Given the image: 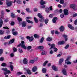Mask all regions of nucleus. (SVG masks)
<instances>
[{"label": "nucleus", "instance_id": "58836bf2", "mask_svg": "<svg viewBox=\"0 0 77 77\" xmlns=\"http://www.w3.org/2000/svg\"><path fill=\"white\" fill-rule=\"evenodd\" d=\"M34 19L35 23H38V19H36V17H34Z\"/></svg>", "mask_w": 77, "mask_h": 77}, {"label": "nucleus", "instance_id": "2f4dec72", "mask_svg": "<svg viewBox=\"0 0 77 77\" xmlns=\"http://www.w3.org/2000/svg\"><path fill=\"white\" fill-rule=\"evenodd\" d=\"M1 66L4 67H5L6 66V64L5 63H3L1 64Z\"/></svg>", "mask_w": 77, "mask_h": 77}, {"label": "nucleus", "instance_id": "f3484780", "mask_svg": "<svg viewBox=\"0 0 77 77\" xmlns=\"http://www.w3.org/2000/svg\"><path fill=\"white\" fill-rule=\"evenodd\" d=\"M23 27H25L26 26V23L25 21H23L22 23Z\"/></svg>", "mask_w": 77, "mask_h": 77}, {"label": "nucleus", "instance_id": "423d86ee", "mask_svg": "<svg viewBox=\"0 0 77 77\" xmlns=\"http://www.w3.org/2000/svg\"><path fill=\"white\" fill-rule=\"evenodd\" d=\"M52 68L53 69V70L55 71H58V69H57V68L56 67V66L54 65L52 66Z\"/></svg>", "mask_w": 77, "mask_h": 77}, {"label": "nucleus", "instance_id": "49530a36", "mask_svg": "<svg viewBox=\"0 0 77 77\" xmlns=\"http://www.w3.org/2000/svg\"><path fill=\"white\" fill-rule=\"evenodd\" d=\"M47 53L46 51L43 52L42 53V55H45Z\"/></svg>", "mask_w": 77, "mask_h": 77}, {"label": "nucleus", "instance_id": "72a5a7b5", "mask_svg": "<svg viewBox=\"0 0 77 77\" xmlns=\"http://www.w3.org/2000/svg\"><path fill=\"white\" fill-rule=\"evenodd\" d=\"M10 68L11 69V71H13V70H14V66H12V65H10Z\"/></svg>", "mask_w": 77, "mask_h": 77}, {"label": "nucleus", "instance_id": "dca6fc26", "mask_svg": "<svg viewBox=\"0 0 77 77\" xmlns=\"http://www.w3.org/2000/svg\"><path fill=\"white\" fill-rule=\"evenodd\" d=\"M57 17H55L53 19L52 21L54 23H56V20H57Z\"/></svg>", "mask_w": 77, "mask_h": 77}, {"label": "nucleus", "instance_id": "f03ea898", "mask_svg": "<svg viewBox=\"0 0 77 77\" xmlns=\"http://www.w3.org/2000/svg\"><path fill=\"white\" fill-rule=\"evenodd\" d=\"M38 16L39 18V21L41 22H42L44 21V17L42 16L41 14L40 13H38Z\"/></svg>", "mask_w": 77, "mask_h": 77}, {"label": "nucleus", "instance_id": "338daca9", "mask_svg": "<svg viewBox=\"0 0 77 77\" xmlns=\"http://www.w3.org/2000/svg\"><path fill=\"white\" fill-rule=\"evenodd\" d=\"M53 17V14H50L49 16V17H50V18H52V17Z\"/></svg>", "mask_w": 77, "mask_h": 77}, {"label": "nucleus", "instance_id": "7c9ffc66", "mask_svg": "<svg viewBox=\"0 0 77 77\" xmlns=\"http://www.w3.org/2000/svg\"><path fill=\"white\" fill-rule=\"evenodd\" d=\"M26 21L29 23H30L31 24H33V22L32 21H30L29 20H26Z\"/></svg>", "mask_w": 77, "mask_h": 77}, {"label": "nucleus", "instance_id": "37998d69", "mask_svg": "<svg viewBox=\"0 0 77 77\" xmlns=\"http://www.w3.org/2000/svg\"><path fill=\"white\" fill-rule=\"evenodd\" d=\"M38 49H40L41 50L42 49H43L44 48V46H39L38 47Z\"/></svg>", "mask_w": 77, "mask_h": 77}, {"label": "nucleus", "instance_id": "c9c22d12", "mask_svg": "<svg viewBox=\"0 0 77 77\" xmlns=\"http://www.w3.org/2000/svg\"><path fill=\"white\" fill-rule=\"evenodd\" d=\"M65 63H66L67 65H71V62L70 61H67L65 62Z\"/></svg>", "mask_w": 77, "mask_h": 77}, {"label": "nucleus", "instance_id": "412c9836", "mask_svg": "<svg viewBox=\"0 0 77 77\" xmlns=\"http://www.w3.org/2000/svg\"><path fill=\"white\" fill-rule=\"evenodd\" d=\"M60 32H63V30H64V28H63V26H61L60 28Z\"/></svg>", "mask_w": 77, "mask_h": 77}, {"label": "nucleus", "instance_id": "473e14b6", "mask_svg": "<svg viewBox=\"0 0 77 77\" xmlns=\"http://www.w3.org/2000/svg\"><path fill=\"white\" fill-rule=\"evenodd\" d=\"M45 23L46 24H47V23H48V19H46L45 20Z\"/></svg>", "mask_w": 77, "mask_h": 77}, {"label": "nucleus", "instance_id": "774afa93", "mask_svg": "<svg viewBox=\"0 0 77 77\" xmlns=\"http://www.w3.org/2000/svg\"><path fill=\"white\" fill-rule=\"evenodd\" d=\"M77 14H75L73 15V17H77Z\"/></svg>", "mask_w": 77, "mask_h": 77}, {"label": "nucleus", "instance_id": "7ed1b4c3", "mask_svg": "<svg viewBox=\"0 0 77 77\" xmlns=\"http://www.w3.org/2000/svg\"><path fill=\"white\" fill-rule=\"evenodd\" d=\"M24 44V42L22 41L21 42V44H20V45L21 47L24 49L25 50H26L27 49V47L25 46V45Z\"/></svg>", "mask_w": 77, "mask_h": 77}, {"label": "nucleus", "instance_id": "bf43d9fd", "mask_svg": "<svg viewBox=\"0 0 77 77\" xmlns=\"http://www.w3.org/2000/svg\"><path fill=\"white\" fill-rule=\"evenodd\" d=\"M60 17H61V18H63V17H64V14H61L60 15Z\"/></svg>", "mask_w": 77, "mask_h": 77}, {"label": "nucleus", "instance_id": "6e6552de", "mask_svg": "<svg viewBox=\"0 0 77 77\" xmlns=\"http://www.w3.org/2000/svg\"><path fill=\"white\" fill-rule=\"evenodd\" d=\"M28 62L27 61V60L26 59V58H24L23 60V64L24 65H26V64H27V63Z\"/></svg>", "mask_w": 77, "mask_h": 77}, {"label": "nucleus", "instance_id": "de8ad7c7", "mask_svg": "<svg viewBox=\"0 0 77 77\" xmlns=\"http://www.w3.org/2000/svg\"><path fill=\"white\" fill-rule=\"evenodd\" d=\"M48 61H45V63L43 64V66H45V65H46V64H47V63H48Z\"/></svg>", "mask_w": 77, "mask_h": 77}, {"label": "nucleus", "instance_id": "b1692460", "mask_svg": "<svg viewBox=\"0 0 77 77\" xmlns=\"http://www.w3.org/2000/svg\"><path fill=\"white\" fill-rule=\"evenodd\" d=\"M33 39H34V38H33V37L31 36L29 38V42L33 41Z\"/></svg>", "mask_w": 77, "mask_h": 77}, {"label": "nucleus", "instance_id": "39448f33", "mask_svg": "<svg viewBox=\"0 0 77 77\" xmlns=\"http://www.w3.org/2000/svg\"><path fill=\"white\" fill-rule=\"evenodd\" d=\"M62 73L65 75H67V72H66V69L65 68L63 69Z\"/></svg>", "mask_w": 77, "mask_h": 77}, {"label": "nucleus", "instance_id": "f8f14e48", "mask_svg": "<svg viewBox=\"0 0 77 77\" xmlns=\"http://www.w3.org/2000/svg\"><path fill=\"white\" fill-rule=\"evenodd\" d=\"M15 41V39L14 38H13L11 41H9L8 43V44H13V43H14V41Z\"/></svg>", "mask_w": 77, "mask_h": 77}, {"label": "nucleus", "instance_id": "c03bdc74", "mask_svg": "<svg viewBox=\"0 0 77 77\" xmlns=\"http://www.w3.org/2000/svg\"><path fill=\"white\" fill-rule=\"evenodd\" d=\"M27 27L28 29H31V28L32 27V25H30V26L29 25L27 26Z\"/></svg>", "mask_w": 77, "mask_h": 77}, {"label": "nucleus", "instance_id": "3c124183", "mask_svg": "<svg viewBox=\"0 0 77 77\" xmlns=\"http://www.w3.org/2000/svg\"><path fill=\"white\" fill-rule=\"evenodd\" d=\"M13 50L14 52H16V51H17V48H16L15 47L13 48Z\"/></svg>", "mask_w": 77, "mask_h": 77}, {"label": "nucleus", "instance_id": "c756f323", "mask_svg": "<svg viewBox=\"0 0 77 77\" xmlns=\"http://www.w3.org/2000/svg\"><path fill=\"white\" fill-rule=\"evenodd\" d=\"M27 72L28 74L30 75L32 74V73L31 72H30V70L29 69H28L27 70Z\"/></svg>", "mask_w": 77, "mask_h": 77}, {"label": "nucleus", "instance_id": "c85d7f7f", "mask_svg": "<svg viewBox=\"0 0 77 77\" xmlns=\"http://www.w3.org/2000/svg\"><path fill=\"white\" fill-rule=\"evenodd\" d=\"M40 8L42 9H44V8H45V5H41Z\"/></svg>", "mask_w": 77, "mask_h": 77}, {"label": "nucleus", "instance_id": "a18cd8bd", "mask_svg": "<svg viewBox=\"0 0 77 77\" xmlns=\"http://www.w3.org/2000/svg\"><path fill=\"white\" fill-rule=\"evenodd\" d=\"M4 60V57H2L0 58V61L2 62Z\"/></svg>", "mask_w": 77, "mask_h": 77}, {"label": "nucleus", "instance_id": "a19ab883", "mask_svg": "<svg viewBox=\"0 0 77 77\" xmlns=\"http://www.w3.org/2000/svg\"><path fill=\"white\" fill-rule=\"evenodd\" d=\"M18 51H19L20 53H22L23 52V50H22V49L20 48L18 49Z\"/></svg>", "mask_w": 77, "mask_h": 77}, {"label": "nucleus", "instance_id": "ddd939ff", "mask_svg": "<svg viewBox=\"0 0 77 77\" xmlns=\"http://www.w3.org/2000/svg\"><path fill=\"white\" fill-rule=\"evenodd\" d=\"M40 3L41 5H44L46 3V2L42 0L41 1Z\"/></svg>", "mask_w": 77, "mask_h": 77}, {"label": "nucleus", "instance_id": "864d4df0", "mask_svg": "<svg viewBox=\"0 0 77 77\" xmlns=\"http://www.w3.org/2000/svg\"><path fill=\"white\" fill-rule=\"evenodd\" d=\"M3 53V50L2 49H0V53H1V54H2Z\"/></svg>", "mask_w": 77, "mask_h": 77}, {"label": "nucleus", "instance_id": "6e6d98bb", "mask_svg": "<svg viewBox=\"0 0 77 77\" xmlns=\"http://www.w3.org/2000/svg\"><path fill=\"white\" fill-rule=\"evenodd\" d=\"M35 61H34V60H31L30 61V62L31 63H33Z\"/></svg>", "mask_w": 77, "mask_h": 77}, {"label": "nucleus", "instance_id": "f704fd0d", "mask_svg": "<svg viewBox=\"0 0 77 77\" xmlns=\"http://www.w3.org/2000/svg\"><path fill=\"white\" fill-rule=\"evenodd\" d=\"M32 48V46H28L27 47V50H30V49Z\"/></svg>", "mask_w": 77, "mask_h": 77}, {"label": "nucleus", "instance_id": "5fc2aeb1", "mask_svg": "<svg viewBox=\"0 0 77 77\" xmlns=\"http://www.w3.org/2000/svg\"><path fill=\"white\" fill-rule=\"evenodd\" d=\"M69 45H67L65 47V49H67V48H68V47H69Z\"/></svg>", "mask_w": 77, "mask_h": 77}, {"label": "nucleus", "instance_id": "bb28decb", "mask_svg": "<svg viewBox=\"0 0 77 77\" xmlns=\"http://www.w3.org/2000/svg\"><path fill=\"white\" fill-rule=\"evenodd\" d=\"M34 38H39V35H38L37 34H35L34 35Z\"/></svg>", "mask_w": 77, "mask_h": 77}, {"label": "nucleus", "instance_id": "f257e3e1", "mask_svg": "<svg viewBox=\"0 0 77 77\" xmlns=\"http://www.w3.org/2000/svg\"><path fill=\"white\" fill-rule=\"evenodd\" d=\"M1 70H2V71H3L6 72H4V75H6L7 74H11V71L8 69L6 68H1Z\"/></svg>", "mask_w": 77, "mask_h": 77}, {"label": "nucleus", "instance_id": "0eeeda50", "mask_svg": "<svg viewBox=\"0 0 77 77\" xmlns=\"http://www.w3.org/2000/svg\"><path fill=\"white\" fill-rule=\"evenodd\" d=\"M64 15H68V11L66 9H64L63 11Z\"/></svg>", "mask_w": 77, "mask_h": 77}, {"label": "nucleus", "instance_id": "8fccbe9b", "mask_svg": "<svg viewBox=\"0 0 77 77\" xmlns=\"http://www.w3.org/2000/svg\"><path fill=\"white\" fill-rule=\"evenodd\" d=\"M17 20H18L19 23H20V21H22V19L19 17H17Z\"/></svg>", "mask_w": 77, "mask_h": 77}, {"label": "nucleus", "instance_id": "680f3d73", "mask_svg": "<svg viewBox=\"0 0 77 77\" xmlns=\"http://www.w3.org/2000/svg\"><path fill=\"white\" fill-rule=\"evenodd\" d=\"M74 24L75 25H77V19L74 22Z\"/></svg>", "mask_w": 77, "mask_h": 77}, {"label": "nucleus", "instance_id": "6ab92c4d", "mask_svg": "<svg viewBox=\"0 0 77 77\" xmlns=\"http://www.w3.org/2000/svg\"><path fill=\"white\" fill-rule=\"evenodd\" d=\"M46 41H49L50 42V41H52V38L51 37H48L46 39Z\"/></svg>", "mask_w": 77, "mask_h": 77}, {"label": "nucleus", "instance_id": "a211bd4d", "mask_svg": "<svg viewBox=\"0 0 77 77\" xmlns=\"http://www.w3.org/2000/svg\"><path fill=\"white\" fill-rule=\"evenodd\" d=\"M64 44L65 42L64 41L59 42H58V45H63Z\"/></svg>", "mask_w": 77, "mask_h": 77}, {"label": "nucleus", "instance_id": "9d476101", "mask_svg": "<svg viewBox=\"0 0 77 77\" xmlns=\"http://www.w3.org/2000/svg\"><path fill=\"white\" fill-rule=\"evenodd\" d=\"M37 69H38L37 67L35 66L33 67L32 69V72H36V71H37Z\"/></svg>", "mask_w": 77, "mask_h": 77}, {"label": "nucleus", "instance_id": "0e129e2a", "mask_svg": "<svg viewBox=\"0 0 77 77\" xmlns=\"http://www.w3.org/2000/svg\"><path fill=\"white\" fill-rule=\"evenodd\" d=\"M62 55V54H60L58 55H57V57H59Z\"/></svg>", "mask_w": 77, "mask_h": 77}, {"label": "nucleus", "instance_id": "aec40b11", "mask_svg": "<svg viewBox=\"0 0 77 77\" xmlns=\"http://www.w3.org/2000/svg\"><path fill=\"white\" fill-rule=\"evenodd\" d=\"M3 20L1 19H0V28L2 27V25H3Z\"/></svg>", "mask_w": 77, "mask_h": 77}, {"label": "nucleus", "instance_id": "393cba45", "mask_svg": "<svg viewBox=\"0 0 77 77\" xmlns=\"http://www.w3.org/2000/svg\"><path fill=\"white\" fill-rule=\"evenodd\" d=\"M63 60H64V59L63 58H61L60 59V60L59 61V63L60 64H61V63H62V62H63Z\"/></svg>", "mask_w": 77, "mask_h": 77}, {"label": "nucleus", "instance_id": "052dcab7", "mask_svg": "<svg viewBox=\"0 0 77 77\" xmlns=\"http://www.w3.org/2000/svg\"><path fill=\"white\" fill-rule=\"evenodd\" d=\"M11 36L10 35H8L7 36V39H10V38H11Z\"/></svg>", "mask_w": 77, "mask_h": 77}, {"label": "nucleus", "instance_id": "2eb2a0df", "mask_svg": "<svg viewBox=\"0 0 77 77\" xmlns=\"http://www.w3.org/2000/svg\"><path fill=\"white\" fill-rule=\"evenodd\" d=\"M70 8H72L73 9H75V4H71L70 5Z\"/></svg>", "mask_w": 77, "mask_h": 77}, {"label": "nucleus", "instance_id": "ea45409f", "mask_svg": "<svg viewBox=\"0 0 77 77\" xmlns=\"http://www.w3.org/2000/svg\"><path fill=\"white\" fill-rule=\"evenodd\" d=\"M16 2L18 4H21V1L20 0H17Z\"/></svg>", "mask_w": 77, "mask_h": 77}, {"label": "nucleus", "instance_id": "5701e85b", "mask_svg": "<svg viewBox=\"0 0 77 77\" xmlns=\"http://www.w3.org/2000/svg\"><path fill=\"white\" fill-rule=\"evenodd\" d=\"M51 47L50 48V49L51 50V49L52 48H55V45L54 44H53L51 45Z\"/></svg>", "mask_w": 77, "mask_h": 77}, {"label": "nucleus", "instance_id": "603ef678", "mask_svg": "<svg viewBox=\"0 0 77 77\" xmlns=\"http://www.w3.org/2000/svg\"><path fill=\"white\" fill-rule=\"evenodd\" d=\"M60 3L61 4H63L64 3V1L63 0H60Z\"/></svg>", "mask_w": 77, "mask_h": 77}, {"label": "nucleus", "instance_id": "4be33fe9", "mask_svg": "<svg viewBox=\"0 0 77 77\" xmlns=\"http://www.w3.org/2000/svg\"><path fill=\"white\" fill-rule=\"evenodd\" d=\"M70 59H71V56H69L65 60V62H68L69 60H70Z\"/></svg>", "mask_w": 77, "mask_h": 77}, {"label": "nucleus", "instance_id": "09e8293b", "mask_svg": "<svg viewBox=\"0 0 77 77\" xmlns=\"http://www.w3.org/2000/svg\"><path fill=\"white\" fill-rule=\"evenodd\" d=\"M13 34L14 35H15V36H16L18 34V33L17 32H13Z\"/></svg>", "mask_w": 77, "mask_h": 77}, {"label": "nucleus", "instance_id": "20e7f679", "mask_svg": "<svg viewBox=\"0 0 77 77\" xmlns=\"http://www.w3.org/2000/svg\"><path fill=\"white\" fill-rule=\"evenodd\" d=\"M13 2L11 1H7L6 2V4L8 6H12Z\"/></svg>", "mask_w": 77, "mask_h": 77}, {"label": "nucleus", "instance_id": "4468645a", "mask_svg": "<svg viewBox=\"0 0 77 77\" xmlns=\"http://www.w3.org/2000/svg\"><path fill=\"white\" fill-rule=\"evenodd\" d=\"M45 10L46 13H47V14H48V13H50V9L48 8H45Z\"/></svg>", "mask_w": 77, "mask_h": 77}, {"label": "nucleus", "instance_id": "9b49d317", "mask_svg": "<svg viewBox=\"0 0 77 77\" xmlns=\"http://www.w3.org/2000/svg\"><path fill=\"white\" fill-rule=\"evenodd\" d=\"M63 36L65 38V41H68V35H67L65 34H64L63 35Z\"/></svg>", "mask_w": 77, "mask_h": 77}, {"label": "nucleus", "instance_id": "e2e57ef3", "mask_svg": "<svg viewBox=\"0 0 77 77\" xmlns=\"http://www.w3.org/2000/svg\"><path fill=\"white\" fill-rule=\"evenodd\" d=\"M15 24V23L13 22H12L11 23V26H14Z\"/></svg>", "mask_w": 77, "mask_h": 77}, {"label": "nucleus", "instance_id": "4c0bfd02", "mask_svg": "<svg viewBox=\"0 0 77 77\" xmlns=\"http://www.w3.org/2000/svg\"><path fill=\"white\" fill-rule=\"evenodd\" d=\"M21 74H23V73L21 72H19L17 73V75H20Z\"/></svg>", "mask_w": 77, "mask_h": 77}, {"label": "nucleus", "instance_id": "13d9d810", "mask_svg": "<svg viewBox=\"0 0 77 77\" xmlns=\"http://www.w3.org/2000/svg\"><path fill=\"white\" fill-rule=\"evenodd\" d=\"M55 34H57V35H59L60 33V32L58 31H55Z\"/></svg>", "mask_w": 77, "mask_h": 77}, {"label": "nucleus", "instance_id": "4d7b16f0", "mask_svg": "<svg viewBox=\"0 0 77 77\" xmlns=\"http://www.w3.org/2000/svg\"><path fill=\"white\" fill-rule=\"evenodd\" d=\"M54 51L55 52H57V48H54Z\"/></svg>", "mask_w": 77, "mask_h": 77}, {"label": "nucleus", "instance_id": "a878e982", "mask_svg": "<svg viewBox=\"0 0 77 77\" xmlns=\"http://www.w3.org/2000/svg\"><path fill=\"white\" fill-rule=\"evenodd\" d=\"M47 70L45 68H43L42 69V72L43 73H46Z\"/></svg>", "mask_w": 77, "mask_h": 77}, {"label": "nucleus", "instance_id": "79ce46f5", "mask_svg": "<svg viewBox=\"0 0 77 77\" xmlns=\"http://www.w3.org/2000/svg\"><path fill=\"white\" fill-rule=\"evenodd\" d=\"M4 34V31L2 30H0V35H3Z\"/></svg>", "mask_w": 77, "mask_h": 77}, {"label": "nucleus", "instance_id": "e433bc0d", "mask_svg": "<svg viewBox=\"0 0 77 77\" xmlns=\"http://www.w3.org/2000/svg\"><path fill=\"white\" fill-rule=\"evenodd\" d=\"M11 16L12 18H15V14H13V13H11Z\"/></svg>", "mask_w": 77, "mask_h": 77}, {"label": "nucleus", "instance_id": "cd10ccee", "mask_svg": "<svg viewBox=\"0 0 77 77\" xmlns=\"http://www.w3.org/2000/svg\"><path fill=\"white\" fill-rule=\"evenodd\" d=\"M44 38L42 37L40 40L39 42L40 43H42L44 42Z\"/></svg>", "mask_w": 77, "mask_h": 77}, {"label": "nucleus", "instance_id": "69168bd1", "mask_svg": "<svg viewBox=\"0 0 77 77\" xmlns=\"http://www.w3.org/2000/svg\"><path fill=\"white\" fill-rule=\"evenodd\" d=\"M34 12H37V11H38V9H37V8H35L34 9Z\"/></svg>", "mask_w": 77, "mask_h": 77}, {"label": "nucleus", "instance_id": "1a4fd4ad", "mask_svg": "<svg viewBox=\"0 0 77 77\" xmlns=\"http://www.w3.org/2000/svg\"><path fill=\"white\" fill-rule=\"evenodd\" d=\"M68 27L70 29H71V30H74V28L72 26L71 24H69L68 25Z\"/></svg>", "mask_w": 77, "mask_h": 77}]
</instances>
